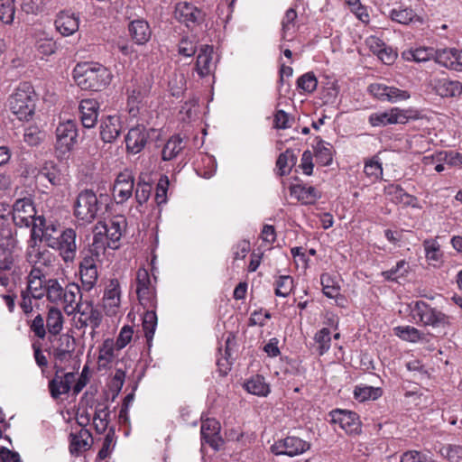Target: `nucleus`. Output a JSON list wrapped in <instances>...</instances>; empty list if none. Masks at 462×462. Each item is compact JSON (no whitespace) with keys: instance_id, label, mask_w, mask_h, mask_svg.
I'll return each mask as SVG.
<instances>
[{"instance_id":"f257e3e1","label":"nucleus","mask_w":462,"mask_h":462,"mask_svg":"<svg viewBox=\"0 0 462 462\" xmlns=\"http://www.w3.org/2000/svg\"><path fill=\"white\" fill-rule=\"evenodd\" d=\"M73 77L79 88L85 90L99 91L108 86L112 73L99 63H79L73 70Z\"/></svg>"},{"instance_id":"f03ea898","label":"nucleus","mask_w":462,"mask_h":462,"mask_svg":"<svg viewBox=\"0 0 462 462\" xmlns=\"http://www.w3.org/2000/svg\"><path fill=\"white\" fill-rule=\"evenodd\" d=\"M409 308L411 319L418 325L432 328H446L451 324V318L448 315L424 300L412 301Z\"/></svg>"},{"instance_id":"7ed1b4c3","label":"nucleus","mask_w":462,"mask_h":462,"mask_svg":"<svg viewBox=\"0 0 462 462\" xmlns=\"http://www.w3.org/2000/svg\"><path fill=\"white\" fill-rule=\"evenodd\" d=\"M36 94L28 82L21 83L8 100L9 108L19 120H29L35 110Z\"/></svg>"},{"instance_id":"20e7f679","label":"nucleus","mask_w":462,"mask_h":462,"mask_svg":"<svg viewBox=\"0 0 462 462\" xmlns=\"http://www.w3.org/2000/svg\"><path fill=\"white\" fill-rule=\"evenodd\" d=\"M38 242L29 240L26 252L28 262L32 265V275L34 273L42 275L51 274L59 266L58 257L46 247L38 245Z\"/></svg>"},{"instance_id":"39448f33","label":"nucleus","mask_w":462,"mask_h":462,"mask_svg":"<svg viewBox=\"0 0 462 462\" xmlns=\"http://www.w3.org/2000/svg\"><path fill=\"white\" fill-rule=\"evenodd\" d=\"M136 293L140 303L146 309L143 318V329L147 344L150 346L157 327L155 288L154 286H150L143 289H136Z\"/></svg>"},{"instance_id":"423d86ee","label":"nucleus","mask_w":462,"mask_h":462,"mask_svg":"<svg viewBox=\"0 0 462 462\" xmlns=\"http://www.w3.org/2000/svg\"><path fill=\"white\" fill-rule=\"evenodd\" d=\"M102 203L92 189L81 190L74 202V216L83 225L92 223L101 210Z\"/></svg>"},{"instance_id":"0eeeda50","label":"nucleus","mask_w":462,"mask_h":462,"mask_svg":"<svg viewBox=\"0 0 462 462\" xmlns=\"http://www.w3.org/2000/svg\"><path fill=\"white\" fill-rule=\"evenodd\" d=\"M69 312L70 315H75V328L79 330L90 327L94 334L102 321V314L94 306L92 300H79Z\"/></svg>"},{"instance_id":"6e6552de","label":"nucleus","mask_w":462,"mask_h":462,"mask_svg":"<svg viewBox=\"0 0 462 462\" xmlns=\"http://www.w3.org/2000/svg\"><path fill=\"white\" fill-rule=\"evenodd\" d=\"M55 134V151L59 158L65 159L78 142L79 134L76 123L72 120L60 123Z\"/></svg>"},{"instance_id":"1a4fd4ad","label":"nucleus","mask_w":462,"mask_h":462,"mask_svg":"<svg viewBox=\"0 0 462 462\" xmlns=\"http://www.w3.org/2000/svg\"><path fill=\"white\" fill-rule=\"evenodd\" d=\"M77 234L73 228L68 227L59 233L57 238H48L51 248L59 252L66 263L73 262L77 254Z\"/></svg>"},{"instance_id":"9d476101","label":"nucleus","mask_w":462,"mask_h":462,"mask_svg":"<svg viewBox=\"0 0 462 462\" xmlns=\"http://www.w3.org/2000/svg\"><path fill=\"white\" fill-rule=\"evenodd\" d=\"M36 210L31 199L23 198L17 199L13 206V220L15 226L32 227L34 222H38L35 217Z\"/></svg>"},{"instance_id":"9b49d317","label":"nucleus","mask_w":462,"mask_h":462,"mask_svg":"<svg viewBox=\"0 0 462 462\" xmlns=\"http://www.w3.org/2000/svg\"><path fill=\"white\" fill-rule=\"evenodd\" d=\"M310 448V444L298 437L288 436L275 441L271 446L274 455H286L289 457L299 456Z\"/></svg>"},{"instance_id":"f8f14e48","label":"nucleus","mask_w":462,"mask_h":462,"mask_svg":"<svg viewBox=\"0 0 462 462\" xmlns=\"http://www.w3.org/2000/svg\"><path fill=\"white\" fill-rule=\"evenodd\" d=\"M126 227V220L123 216H116L112 217L107 223L98 222L96 228L101 230L106 238L110 240L109 246L112 249L118 247L119 242L123 232Z\"/></svg>"},{"instance_id":"ddd939ff","label":"nucleus","mask_w":462,"mask_h":462,"mask_svg":"<svg viewBox=\"0 0 462 462\" xmlns=\"http://www.w3.org/2000/svg\"><path fill=\"white\" fill-rule=\"evenodd\" d=\"M134 188V178L130 171L120 172L114 183L113 197L117 204H123L128 200Z\"/></svg>"},{"instance_id":"4468645a","label":"nucleus","mask_w":462,"mask_h":462,"mask_svg":"<svg viewBox=\"0 0 462 462\" xmlns=\"http://www.w3.org/2000/svg\"><path fill=\"white\" fill-rule=\"evenodd\" d=\"M59 224L53 221H47L45 217H38V222H34L31 229V241L42 242L44 241L48 247L51 246V242L48 238H57Z\"/></svg>"},{"instance_id":"2eb2a0df","label":"nucleus","mask_w":462,"mask_h":462,"mask_svg":"<svg viewBox=\"0 0 462 462\" xmlns=\"http://www.w3.org/2000/svg\"><path fill=\"white\" fill-rule=\"evenodd\" d=\"M175 17L187 27H193L203 22L204 13L192 4L182 2L176 5Z\"/></svg>"},{"instance_id":"dca6fc26","label":"nucleus","mask_w":462,"mask_h":462,"mask_svg":"<svg viewBox=\"0 0 462 462\" xmlns=\"http://www.w3.org/2000/svg\"><path fill=\"white\" fill-rule=\"evenodd\" d=\"M17 241L12 234L11 229L4 228L0 231V257L4 260L2 266L5 269H11L15 261L14 249Z\"/></svg>"},{"instance_id":"f3484780","label":"nucleus","mask_w":462,"mask_h":462,"mask_svg":"<svg viewBox=\"0 0 462 462\" xmlns=\"http://www.w3.org/2000/svg\"><path fill=\"white\" fill-rule=\"evenodd\" d=\"M331 420L338 423L346 433L356 434L360 431L361 422L358 415L351 411L335 410L330 412Z\"/></svg>"},{"instance_id":"a211bd4d","label":"nucleus","mask_w":462,"mask_h":462,"mask_svg":"<svg viewBox=\"0 0 462 462\" xmlns=\"http://www.w3.org/2000/svg\"><path fill=\"white\" fill-rule=\"evenodd\" d=\"M150 137L149 130L144 125H138L131 128L125 136L126 150L137 154L143 150Z\"/></svg>"},{"instance_id":"6ab92c4d","label":"nucleus","mask_w":462,"mask_h":462,"mask_svg":"<svg viewBox=\"0 0 462 462\" xmlns=\"http://www.w3.org/2000/svg\"><path fill=\"white\" fill-rule=\"evenodd\" d=\"M369 91L375 97L392 103L406 100L410 97L408 91L383 84H372L369 86Z\"/></svg>"},{"instance_id":"aec40b11","label":"nucleus","mask_w":462,"mask_h":462,"mask_svg":"<svg viewBox=\"0 0 462 462\" xmlns=\"http://www.w3.org/2000/svg\"><path fill=\"white\" fill-rule=\"evenodd\" d=\"M213 54V46L206 44L200 47L195 64V70L200 78L209 76L215 71Z\"/></svg>"},{"instance_id":"412c9836","label":"nucleus","mask_w":462,"mask_h":462,"mask_svg":"<svg viewBox=\"0 0 462 462\" xmlns=\"http://www.w3.org/2000/svg\"><path fill=\"white\" fill-rule=\"evenodd\" d=\"M407 116L397 107L388 111L373 113L369 116V123L375 127L393 124H404Z\"/></svg>"},{"instance_id":"4be33fe9","label":"nucleus","mask_w":462,"mask_h":462,"mask_svg":"<svg viewBox=\"0 0 462 462\" xmlns=\"http://www.w3.org/2000/svg\"><path fill=\"white\" fill-rule=\"evenodd\" d=\"M432 87L441 97H458L462 94V83L448 78L434 79Z\"/></svg>"},{"instance_id":"5701e85b","label":"nucleus","mask_w":462,"mask_h":462,"mask_svg":"<svg viewBox=\"0 0 462 462\" xmlns=\"http://www.w3.org/2000/svg\"><path fill=\"white\" fill-rule=\"evenodd\" d=\"M220 424L215 419H206L201 423V439L215 449H218L221 445L219 437Z\"/></svg>"},{"instance_id":"b1692460","label":"nucleus","mask_w":462,"mask_h":462,"mask_svg":"<svg viewBox=\"0 0 462 462\" xmlns=\"http://www.w3.org/2000/svg\"><path fill=\"white\" fill-rule=\"evenodd\" d=\"M122 130L121 117L117 115L106 116L100 125V136L105 143L114 142Z\"/></svg>"},{"instance_id":"393cba45","label":"nucleus","mask_w":462,"mask_h":462,"mask_svg":"<svg viewBox=\"0 0 462 462\" xmlns=\"http://www.w3.org/2000/svg\"><path fill=\"white\" fill-rule=\"evenodd\" d=\"M55 26L63 36L72 35L79 30V17L69 11H62L55 20Z\"/></svg>"},{"instance_id":"a878e982","label":"nucleus","mask_w":462,"mask_h":462,"mask_svg":"<svg viewBox=\"0 0 462 462\" xmlns=\"http://www.w3.org/2000/svg\"><path fill=\"white\" fill-rule=\"evenodd\" d=\"M97 263L90 257H83L79 264L80 280L85 291H90L97 281Z\"/></svg>"},{"instance_id":"bb28decb","label":"nucleus","mask_w":462,"mask_h":462,"mask_svg":"<svg viewBox=\"0 0 462 462\" xmlns=\"http://www.w3.org/2000/svg\"><path fill=\"white\" fill-rule=\"evenodd\" d=\"M99 104L95 99H83L79 104L81 123L86 128L96 125L98 116Z\"/></svg>"},{"instance_id":"cd10ccee","label":"nucleus","mask_w":462,"mask_h":462,"mask_svg":"<svg viewBox=\"0 0 462 462\" xmlns=\"http://www.w3.org/2000/svg\"><path fill=\"white\" fill-rule=\"evenodd\" d=\"M75 349V340L69 334H62L57 339L56 345L53 346L54 358L62 363L71 358Z\"/></svg>"},{"instance_id":"c85d7f7f","label":"nucleus","mask_w":462,"mask_h":462,"mask_svg":"<svg viewBox=\"0 0 462 462\" xmlns=\"http://www.w3.org/2000/svg\"><path fill=\"white\" fill-rule=\"evenodd\" d=\"M76 374L74 373H66L62 376L58 374L49 382V389L51 395L54 399H58L60 395L69 392L71 385L75 383Z\"/></svg>"},{"instance_id":"c756f323","label":"nucleus","mask_w":462,"mask_h":462,"mask_svg":"<svg viewBox=\"0 0 462 462\" xmlns=\"http://www.w3.org/2000/svg\"><path fill=\"white\" fill-rule=\"evenodd\" d=\"M128 31L132 39L139 45L146 43L152 35L150 26L143 19H136L130 22Z\"/></svg>"},{"instance_id":"7c9ffc66","label":"nucleus","mask_w":462,"mask_h":462,"mask_svg":"<svg viewBox=\"0 0 462 462\" xmlns=\"http://www.w3.org/2000/svg\"><path fill=\"white\" fill-rule=\"evenodd\" d=\"M291 196L303 204H313L320 198L319 192L312 186L295 184L290 187Z\"/></svg>"},{"instance_id":"2f4dec72","label":"nucleus","mask_w":462,"mask_h":462,"mask_svg":"<svg viewBox=\"0 0 462 462\" xmlns=\"http://www.w3.org/2000/svg\"><path fill=\"white\" fill-rule=\"evenodd\" d=\"M70 444L69 451L71 454H79L88 449L91 446V434L86 429H80L76 433L69 435Z\"/></svg>"},{"instance_id":"473e14b6","label":"nucleus","mask_w":462,"mask_h":462,"mask_svg":"<svg viewBox=\"0 0 462 462\" xmlns=\"http://www.w3.org/2000/svg\"><path fill=\"white\" fill-rule=\"evenodd\" d=\"M104 307L110 314L115 313V309L120 304V289L117 280H111L103 298Z\"/></svg>"},{"instance_id":"72a5a7b5","label":"nucleus","mask_w":462,"mask_h":462,"mask_svg":"<svg viewBox=\"0 0 462 462\" xmlns=\"http://www.w3.org/2000/svg\"><path fill=\"white\" fill-rule=\"evenodd\" d=\"M79 300H83L79 286L76 283L68 284L63 291L61 300L65 304V312L70 315V310H72Z\"/></svg>"},{"instance_id":"f704fd0d","label":"nucleus","mask_w":462,"mask_h":462,"mask_svg":"<svg viewBox=\"0 0 462 462\" xmlns=\"http://www.w3.org/2000/svg\"><path fill=\"white\" fill-rule=\"evenodd\" d=\"M394 333L401 339L417 343L420 341H426L427 336L418 328L411 326H399L394 328Z\"/></svg>"},{"instance_id":"c9c22d12","label":"nucleus","mask_w":462,"mask_h":462,"mask_svg":"<svg viewBox=\"0 0 462 462\" xmlns=\"http://www.w3.org/2000/svg\"><path fill=\"white\" fill-rule=\"evenodd\" d=\"M389 17L392 21L401 24H409L416 22L422 23V19L411 8L407 7L391 10Z\"/></svg>"},{"instance_id":"e433bc0d","label":"nucleus","mask_w":462,"mask_h":462,"mask_svg":"<svg viewBox=\"0 0 462 462\" xmlns=\"http://www.w3.org/2000/svg\"><path fill=\"white\" fill-rule=\"evenodd\" d=\"M333 147L329 143L319 139L314 148L317 162L322 166L330 165L333 160Z\"/></svg>"},{"instance_id":"4c0bfd02","label":"nucleus","mask_w":462,"mask_h":462,"mask_svg":"<svg viewBox=\"0 0 462 462\" xmlns=\"http://www.w3.org/2000/svg\"><path fill=\"white\" fill-rule=\"evenodd\" d=\"M116 350V346L115 344L114 339L106 338L104 340L102 346L99 349L98 355V365L99 367L106 368L109 364H111L115 357V351Z\"/></svg>"},{"instance_id":"58836bf2","label":"nucleus","mask_w":462,"mask_h":462,"mask_svg":"<svg viewBox=\"0 0 462 462\" xmlns=\"http://www.w3.org/2000/svg\"><path fill=\"white\" fill-rule=\"evenodd\" d=\"M46 326L49 333L58 335L63 328V315L56 307H51L48 310Z\"/></svg>"},{"instance_id":"ea45409f","label":"nucleus","mask_w":462,"mask_h":462,"mask_svg":"<svg viewBox=\"0 0 462 462\" xmlns=\"http://www.w3.org/2000/svg\"><path fill=\"white\" fill-rule=\"evenodd\" d=\"M244 387L249 393L258 396H266L270 393L269 384L261 375H255L247 380Z\"/></svg>"},{"instance_id":"a19ab883","label":"nucleus","mask_w":462,"mask_h":462,"mask_svg":"<svg viewBox=\"0 0 462 462\" xmlns=\"http://www.w3.org/2000/svg\"><path fill=\"white\" fill-rule=\"evenodd\" d=\"M434 54L432 48L420 47L404 51L402 56L408 61L424 62L433 58Z\"/></svg>"},{"instance_id":"79ce46f5","label":"nucleus","mask_w":462,"mask_h":462,"mask_svg":"<svg viewBox=\"0 0 462 462\" xmlns=\"http://www.w3.org/2000/svg\"><path fill=\"white\" fill-rule=\"evenodd\" d=\"M411 267L408 262L401 260L395 266L387 271L382 272V276L389 282H399V279L404 278L410 273Z\"/></svg>"},{"instance_id":"37998d69","label":"nucleus","mask_w":462,"mask_h":462,"mask_svg":"<svg viewBox=\"0 0 462 462\" xmlns=\"http://www.w3.org/2000/svg\"><path fill=\"white\" fill-rule=\"evenodd\" d=\"M38 177L40 179H46L53 186H59L61 184L62 176L57 166L50 162H46L39 171Z\"/></svg>"},{"instance_id":"c03bdc74","label":"nucleus","mask_w":462,"mask_h":462,"mask_svg":"<svg viewBox=\"0 0 462 462\" xmlns=\"http://www.w3.org/2000/svg\"><path fill=\"white\" fill-rule=\"evenodd\" d=\"M182 139L178 136H172L165 143L162 151V158L163 161H170L175 158L183 149Z\"/></svg>"},{"instance_id":"a18cd8bd","label":"nucleus","mask_w":462,"mask_h":462,"mask_svg":"<svg viewBox=\"0 0 462 462\" xmlns=\"http://www.w3.org/2000/svg\"><path fill=\"white\" fill-rule=\"evenodd\" d=\"M297 157L291 150H286L281 153L277 159L276 166L281 176L287 175L291 172V168L295 165Z\"/></svg>"},{"instance_id":"49530a36","label":"nucleus","mask_w":462,"mask_h":462,"mask_svg":"<svg viewBox=\"0 0 462 462\" xmlns=\"http://www.w3.org/2000/svg\"><path fill=\"white\" fill-rule=\"evenodd\" d=\"M63 287L56 279H49L45 282V295L52 303H59L62 300Z\"/></svg>"},{"instance_id":"de8ad7c7","label":"nucleus","mask_w":462,"mask_h":462,"mask_svg":"<svg viewBox=\"0 0 462 462\" xmlns=\"http://www.w3.org/2000/svg\"><path fill=\"white\" fill-rule=\"evenodd\" d=\"M150 83L135 82L131 90H128V104H140L150 91Z\"/></svg>"},{"instance_id":"09e8293b","label":"nucleus","mask_w":462,"mask_h":462,"mask_svg":"<svg viewBox=\"0 0 462 462\" xmlns=\"http://www.w3.org/2000/svg\"><path fill=\"white\" fill-rule=\"evenodd\" d=\"M323 293L330 299L337 298L339 295L340 286L337 282L328 273H323L320 276Z\"/></svg>"},{"instance_id":"8fccbe9b","label":"nucleus","mask_w":462,"mask_h":462,"mask_svg":"<svg viewBox=\"0 0 462 462\" xmlns=\"http://www.w3.org/2000/svg\"><path fill=\"white\" fill-rule=\"evenodd\" d=\"M42 275L30 273V279L27 285V291L32 298L41 300L45 295V284L43 285L41 279Z\"/></svg>"},{"instance_id":"3c124183","label":"nucleus","mask_w":462,"mask_h":462,"mask_svg":"<svg viewBox=\"0 0 462 462\" xmlns=\"http://www.w3.org/2000/svg\"><path fill=\"white\" fill-rule=\"evenodd\" d=\"M109 411L106 406L98 405L95 410L93 423L97 432L103 433L108 426Z\"/></svg>"},{"instance_id":"603ef678","label":"nucleus","mask_w":462,"mask_h":462,"mask_svg":"<svg viewBox=\"0 0 462 462\" xmlns=\"http://www.w3.org/2000/svg\"><path fill=\"white\" fill-rule=\"evenodd\" d=\"M382 394V391L380 388H374L372 386H356L354 390V395L356 399L360 402H365L367 400H376Z\"/></svg>"},{"instance_id":"864d4df0","label":"nucleus","mask_w":462,"mask_h":462,"mask_svg":"<svg viewBox=\"0 0 462 462\" xmlns=\"http://www.w3.org/2000/svg\"><path fill=\"white\" fill-rule=\"evenodd\" d=\"M364 172L373 180L381 179L383 176V167L378 157L374 156L365 162Z\"/></svg>"},{"instance_id":"5fc2aeb1","label":"nucleus","mask_w":462,"mask_h":462,"mask_svg":"<svg viewBox=\"0 0 462 462\" xmlns=\"http://www.w3.org/2000/svg\"><path fill=\"white\" fill-rule=\"evenodd\" d=\"M15 14L14 0H0V21L5 24L13 23Z\"/></svg>"},{"instance_id":"6e6d98bb","label":"nucleus","mask_w":462,"mask_h":462,"mask_svg":"<svg viewBox=\"0 0 462 462\" xmlns=\"http://www.w3.org/2000/svg\"><path fill=\"white\" fill-rule=\"evenodd\" d=\"M275 294L279 297H287L293 289V279L290 275H281L276 280Z\"/></svg>"},{"instance_id":"4d7b16f0","label":"nucleus","mask_w":462,"mask_h":462,"mask_svg":"<svg viewBox=\"0 0 462 462\" xmlns=\"http://www.w3.org/2000/svg\"><path fill=\"white\" fill-rule=\"evenodd\" d=\"M296 18L297 13L294 9L290 8L286 11L282 22V31L283 39H286L287 36L291 35L295 32Z\"/></svg>"},{"instance_id":"13d9d810","label":"nucleus","mask_w":462,"mask_h":462,"mask_svg":"<svg viewBox=\"0 0 462 462\" xmlns=\"http://www.w3.org/2000/svg\"><path fill=\"white\" fill-rule=\"evenodd\" d=\"M401 462H434V459L429 451L409 450L402 455Z\"/></svg>"},{"instance_id":"bf43d9fd","label":"nucleus","mask_w":462,"mask_h":462,"mask_svg":"<svg viewBox=\"0 0 462 462\" xmlns=\"http://www.w3.org/2000/svg\"><path fill=\"white\" fill-rule=\"evenodd\" d=\"M43 138L44 133L36 125H30L24 129L23 141L30 146L38 145Z\"/></svg>"},{"instance_id":"052dcab7","label":"nucleus","mask_w":462,"mask_h":462,"mask_svg":"<svg viewBox=\"0 0 462 462\" xmlns=\"http://www.w3.org/2000/svg\"><path fill=\"white\" fill-rule=\"evenodd\" d=\"M314 339L319 345L318 351L320 356L324 355L330 348V331L324 328L315 334Z\"/></svg>"},{"instance_id":"680f3d73","label":"nucleus","mask_w":462,"mask_h":462,"mask_svg":"<svg viewBox=\"0 0 462 462\" xmlns=\"http://www.w3.org/2000/svg\"><path fill=\"white\" fill-rule=\"evenodd\" d=\"M318 86V80L314 73L308 72L300 76L297 80V88L304 92L311 93Z\"/></svg>"},{"instance_id":"e2e57ef3","label":"nucleus","mask_w":462,"mask_h":462,"mask_svg":"<svg viewBox=\"0 0 462 462\" xmlns=\"http://www.w3.org/2000/svg\"><path fill=\"white\" fill-rule=\"evenodd\" d=\"M439 160L443 161L450 167H460L462 166V152L453 150L440 151Z\"/></svg>"},{"instance_id":"0e129e2a","label":"nucleus","mask_w":462,"mask_h":462,"mask_svg":"<svg viewBox=\"0 0 462 462\" xmlns=\"http://www.w3.org/2000/svg\"><path fill=\"white\" fill-rule=\"evenodd\" d=\"M169 183V178L166 175L162 176L157 183L155 200L159 206L167 202Z\"/></svg>"},{"instance_id":"69168bd1","label":"nucleus","mask_w":462,"mask_h":462,"mask_svg":"<svg viewBox=\"0 0 462 462\" xmlns=\"http://www.w3.org/2000/svg\"><path fill=\"white\" fill-rule=\"evenodd\" d=\"M152 191V187L147 182L138 181L135 188V200L140 205L143 206L150 198Z\"/></svg>"},{"instance_id":"338daca9","label":"nucleus","mask_w":462,"mask_h":462,"mask_svg":"<svg viewBox=\"0 0 462 462\" xmlns=\"http://www.w3.org/2000/svg\"><path fill=\"white\" fill-rule=\"evenodd\" d=\"M426 258L430 261H439L441 257L439 245L434 240H425L423 243Z\"/></svg>"},{"instance_id":"774afa93","label":"nucleus","mask_w":462,"mask_h":462,"mask_svg":"<svg viewBox=\"0 0 462 462\" xmlns=\"http://www.w3.org/2000/svg\"><path fill=\"white\" fill-rule=\"evenodd\" d=\"M440 454L451 461L462 460V446L446 445L441 448Z\"/></svg>"}]
</instances>
